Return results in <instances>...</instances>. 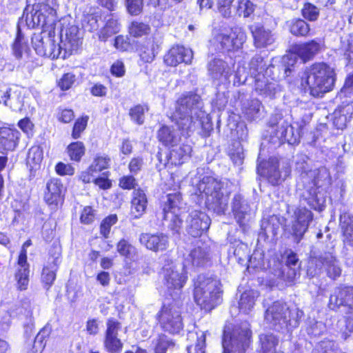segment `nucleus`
<instances>
[{
	"label": "nucleus",
	"mask_w": 353,
	"mask_h": 353,
	"mask_svg": "<svg viewBox=\"0 0 353 353\" xmlns=\"http://www.w3.org/2000/svg\"><path fill=\"white\" fill-rule=\"evenodd\" d=\"M67 152L68 154H84L85 147L83 142L77 141L68 145Z\"/></svg>",
	"instance_id": "nucleus-62"
},
{
	"label": "nucleus",
	"mask_w": 353,
	"mask_h": 353,
	"mask_svg": "<svg viewBox=\"0 0 353 353\" xmlns=\"http://www.w3.org/2000/svg\"><path fill=\"white\" fill-rule=\"evenodd\" d=\"M303 312L297 308L289 310L280 302H274L267 310L265 319L278 331L289 330L298 326Z\"/></svg>",
	"instance_id": "nucleus-3"
},
{
	"label": "nucleus",
	"mask_w": 353,
	"mask_h": 353,
	"mask_svg": "<svg viewBox=\"0 0 353 353\" xmlns=\"http://www.w3.org/2000/svg\"><path fill=\"white\" fill-rule=\"evenodd\" d=\"M328 306L332 310L344 306L353 312V287L343 286L334 289L330 296Z\"/></svg>",
	"instance_id": "nucleus-14"
},
{
	"label": "nucleus",
	"mask_w": 353,
	"mask_h": 353,
	"mask_svg": "<svg viewBox=\"0 0 353 353\" xmlns=\"http://www.w3.org/2000/svg\"><path fill=\"white\" fill-rule=\"evenodd\" d=\"M41 46H37L35 47V50L37 51L38 53L43 55V56H48L50 57L52 59H55L59 58L60 54H61V48L59 45H57L54 43H51V48L52 52L48 53L46 51V49L43 46L42 39H41Z\"/></svg>",
	"instance_id": "nucleus-53"
},
{
	"label": "nucleus",
	"mask_w": 353,
	"mask_h": 353,
	"mask_svg": "<svg viewBox=\"0 0 353 353\" xmlns=\"http://www.w3.org/2000/svg\"><path fill=\"white\" fill-rule=\"evenodd\" d=\"M18 127L26 134H32L34 125L29 117H24L17 123Z\"/></svg>",
	"instance_id": "nucleus-60"
},
{
	"label": "nucleus",
	"mask_w": 353,
	"mask_h": 353,
	"mask_svg": "<svg viewBox=\"0 0 353 353\" xmlns=\"http://www.w3.org/2000/svg\"><path fill=\"white\" fill-rule=\"evenodd\" d=\"M120 328L121 324L119 322L113 319H110L107 322V330L105 335L117 336L118 331L120 330Z\"/></svg>",
	"instance_id": "nucleus-63"
},
{
	"label": "nucleus",
	"mask_w": 353,
	"mask_h": 353,
	"mask_svg": "<svg viewBox=\"0 0 353 353\" xmlns=\"http://www.w3.org/2000/svg\"><path fill=\"white\" fill-rule=\"evenodd\" d=\"M164 284L170 290L181 289L187 281V272L183 265L170 262L162 270Z\"/></svg>",
	"instance_id": "nucleus-10"
},
{
	"label": "nucleus",
	"mask_w": 353,
	"mask_h": 353,
	"mask_svg": "<svg viewBox=\"0 0 353 353\" xmlns=\"http://www.w3.org/2000/svg\"><path fill=\"white\" fill-rule=\"evenodd\" d=\"M340 224L343 233V241L353 245V216L343 213L340 216Z\"/></svg>",
	"instance_id": "nucleus-34"
},
{
	"label": "nucleus",
	"mask_w": 353,
	"mask_h": 353,
	"mask_svg": "<svg viewBox=\"0 0 353 353\" xmlns=\"http://www.w3.org/2000/svg\"><path fill=\"white\" fill-rule=\"evenodd\" d=\"M209 74L214 79L227 77L230 74V67L226 61L219 58H214L208 64Z\"/></svg>",
	"instance_id": "nucleus-31"
},
{
	"label": "nucleus",
	"mask_w": 353,
	"mask_h": 353,
	"mask_svg": "<svg viewBox=\"0 0 353 353\" xmlns=\"http://www.w3.org/2000/svg\"><path fill=\"white\" fill-rule=\"evenodd\" d=\"M162 329L171 334L179 333L183 329L182 317L178 308L172 305H164L157 314Z\"/></svg>",
	"instance_id": "nucleus-9"
},
{
	"label": "nucleus",
	"mask_w": 353,
	"mask_h": 353,
	"mask_svg": "<svg viewBox=\"0 0 353 353\" xmlns=\"http://www.w3.org/2000/svg\"><path fill=\"white\" fill-rule=\"evenodd\" d=\"M339 119L341 117H344V121L347 118L350 119L353 114V102L348 103L345 105H342L339 108Z\"/></svg>",
	"instance_id": "nucleus-64"
},
{
	"label": "nucleus",
	"mask_w": 353,
	"mask_h": 353,
	"mask_svg": "<svg viewBox=\"0 0 353 353\" xmlns=\"http://www.w3.org/2000/svg\"><path fill=\"white\" fill-rule=\"evenodd\" d=\"M90 117L83 114L73 121L71 137L74 139H78L81 137L83 132L86 130Z\"/></svg>",
	"instance_id": "nucleus-41"
},
{
	"label": "nucleus",
	"mask_w": 353,
	"mask_h": 353,
	"mask_svg": "<svg viewBox=\"0 0 353 353\" xmlns=\"http://www.w3.org/2000/svg\"><path fill=\"white\" fill-rule=\"evenodd\" d=\"M113 46L121 52L133 49V42L129 35L119 34L114 39Z\"/></svg>",
	"instance_id": "nucleus-44"
},
{
	"label": "nucleus",
	"mask_w": 353,
	"mask_h": 353,
	"mask_svg": "<svg viewBox=\"0 0 353 353\" xmlns=\"http://www.w3.org/2000/svg\"><path fill=\"white\" fill-rule=\"evenodd\" d=\"M259 157L257 171L259 174L266 177L272 185H278L284 181L290 174L291 170L288 163L279 161L275 156Z\"/></svg>",
	"instance_id": "nucleus-5"
},
{
	"label": "nucleus",
	"mask_w": 353,
	"mask_h": 353,
	"mask_svg": "<svg viewBox=\"0 0 353 353\" xmlns=\"http://www.w3.org/2000/svg\"><path fill=\"white\" fill-rule=\"evenodd\" d=\"M175 345L174 342L169 339L166 335L161 334L155 342V353H166L168 349L173 347Z\"/></svg>",
	"instance_id": "nucleus-45"
},
{
	"label": "nucleus",
	"mask_w": 353,
	"mask_h": 353,
	"mask_svg": "<svg viewBox=\"0 0 353 353\" xmlns=\"http://www.w3.org/2000/svg\"><path fill=\"white\" fill-rule=\"evenodd\" d=\"M301 86L314 97H323L333 90L336 79L334 69L325 62H315L304 72Z\"/></svg>",
	"instance_id": "nucleus-1"
},
{
	"label": "nucleus",
	"mask_w": 353,
	"mask_h": 353,
	"mask_svg": "<svg viewBox=\"0 0 353 353\" xmlns=\"http://www.w3.org/2000/svg\"><path fill=\"white\" fill-rule=\"evenodd\" d=\"M61 263L60 254L56 256H50L44 265L41 273V281L47 288H49L56 279V272Z\"/></svg>",
	"instance_id": "nucleus-25"
},
{
	"label": "nucleus",
	"mask_w": 353,
	"mask_h": 353,
	"mask_svg": "<svg viewBox=\"0 0 353 353\" xmlns=\"http://www.w3.org/2000/svg\"><path fill=\"white\" fill-rule=\"evenodd\" d=\"M198 190L205 196V204L209 210L218 214L225 212L228 203V196L221 192V183L210 176L202 178L197 185Z\"/></svg>",
	"instance_id": "nucleus-4"
},
{
	"label": "nucleus",
	"mask_w": 353,
	"mask_h": 353,
	"mask_svg": "<svg viewBox=\"0 0 353 353\" xmlns=\"http://www.w3.org/2000/svg\"><path fill=\"white\" fill-rule=\"evenodd\" d=\"M105 347L110 353H119L121 352L123 344L117 336L105 335L104 341Z\"/></svg>",
	"instance_id": "nucleus-50"
},
{
	"label": "nucleus",
	"mask_w": 353,
	"mask_h": 353,
	"mask_svg": "<svg viewBox=\"0 0 353 353\" xmlns=\"http://www.w3.org/2000/svg\"><path fill=\"white\" fill-rule=\"evenodd\" d=\"M117 221V216L112 214L104 219L100 226L101 234L105 238L108 236L111 227Z\"/></svg>",
	"instance_id": "nucleus-56"
},
{
	"label": "nucleus",
	"mask_w": 353,
	"mask_h": 353,
	"mask_svg": "<svg viewBox=\"0 0 353 353\" xmlns=\"http://www.w3.org/2000/svg\"><path fill=\"white\" fill-rule=\"evenodd\" d=\"M312 353H344L341 351L332 341H321L313 350Z\"/></svg>",
	"instance_id": "nucleus-46"
},
{
	"label": "nucleus",
	"mask_w": 353,
	"mask_h": 353,
	"mask_svg": "<svg viewBox=\"0 0 353 353\" xmlns=\"http://www.w3.org/2000/svg\"><path fill=\"white\" fill-rule=\"evenodd\" d=\"M57 0H43L37 4V8L32 14V21L37 26L42 28V32H48V36L54 35L57 21Z\"/></svg>",
	"instance_id": "nucleus-7"
},
{
	"label": "nucleus",
	"mask_w": 353,
	"mask_h": 353,
	"mask_svg": "<svg viewBox=\"0 0 353 353\" xmlns=\"http://www.w3.org/2000/svg\"><path fill=\"white\" fill-rule=\"evenodd\" d=\"M28 46L24 41V35L22 33L21 27L17 25L15 38L11 45L12 53L17 59H21L23 57V49Z\"/></svg>",
	"instance_id": "nucleus-39"
},
{
	"label": "nucleus",
	"mask_w": 353,
	"mask_h": 353,
	"mask_svg": "<svg viewBox=\"0 0 353 353\" xmlns=\"http://www.w3.org/2000/svg\"><path fill=\"white\" fill-rule=\"evenodd\" d=\"M321 49L319 43L312 39L309 41L295 43L292 46L294 54L299 57L303 63H306L313 59Z\"/></svg>",
	"instance_id": "nucleus-22"
},
{
	"label": "nucleus",
	"mask_w": 353,
	"mask_h": 353,
	"mask_svg": "<svg viewBox=\"0 0 353 353\" xmlns=\"http://www.w3.org/2000/svg\"><path fill=\"white\" fill-rule=\"evenodd\" d=\"M210 247L202 241H197L195 248L190 251L188 260L195 266H200L205 264L209 259Z\"/></svg>",
	"instance_id": "nucleus-27"
},
{
	"label": "nucleus",
	"mask_w": 353,
	"mask_h": 353,
	"mask_svg": "<svg viewBox=\"0 0 353 353\" xmlns=\"http://www.w3.org/2000/svg\"><path fill=\"white\" fill-rule=\"evenodd\" d=\"M110 72L113 77L120 78L125 75V68L121 59L116 60L110 68Z\"/></svg>",
	"instance_id": "nucleus-58"
},
{
	"label": "nucleus",
	"mask_w": 353,
	"mask_h": 353,
	"mask_svg": "<svg viewBox=\"0 0 353 353\" xmlns=\"http://www.w3.org/2000/svg\"><path fill=\"white\" fill-rule=\"evenodd\" d=\"M193 59V52L183 46H173L164 56V63L166 65L176 67L184 63L190 64Z\"/></svg>",
	"instance_id": "nucleus-15"
},
{
	"label": "nucleus",
	"mask_w": 353,
	"mask_h": 353,
	"mask_svg": "<svg viewBox=\"0 0 353 353\" xmlns=\"http://www.w3.org/2000/svg\"><path fill=\"white\" fill-rule=\"evenodd\" d=\"M234 0H216V9L223 18L232 16V7Z\"/></svg>",
	"instance_id": "nucleus-51"
},
{
	"label": "nucleus",
	"mask_w": 353,
	"mask_h": 353,
	"mask_svg": "<svg viewBox=\"0 0 353 353\" xmlns=\"http://www.w3.org/2000/svg\"><path fill=\"white\" fill-rule=\"evenodd\" d=\"M139 241L147 249L154 252L165 250L169 245L168 237L162 233L142 234L140 235Z\"/></svg>",
	"instance_id": "nucleus-20"
},
{
	"label": "nucleus",
	"mask_w": 353,
	"mask_h": 353,
	"mask_svg": "<svg viewBox=\"0 0 353 353\" xmlns=\"http://www.w3.org/2000/svg\"><path fill=\"white\" fill-rule=\"evenodd\" d=\"M160 50L158 39L154 35L145 38L137 46V52L140 60L145 63L152 62Z\"/></svg>",
	"instance_id": "nucleus-16"
},
{
	"label": "nucleus",
	"mask_w": 353,
	"mask_h": 353,
	"mask_svg": "<svg viewBox=\"0 0 353 353\" xmlns=\"http://www.w3.org/2000/svg\"><path fill=\"white\" fill-rule=\"evenodd\" d=\"M258 296V292L254 290L244 292L241 294L239 302L240 311L245 314L251 311L255 304V301Z\"/></svg>",
	"instance_id": "nucleus-36"
},
{
	"label": "nucleus",
	"mask_w": 353,
	"mask_h": 353,
	"mask_svg": "<svg viewBox=\"0 0 353 353\" xmlns=\"http://www.w3.org/2000/svg\"><path fill=\"white\" fill-rule=\"evenodd\" d=\"M319 260L330 277L335 279L340 276L341 270L339 266L338 261L331 253H325L321 256Z\"/></svg>",
	"instance_id": "nucleus-33"
},
{
	"label": "nucleus",
	"mask_w": 353,
	"mask_h": 353,
	"mask_svg": "<svg viewBox=\"0 0 353 353\" xmlns=\"http://www.w3.org/2000/svg\"><path fill=\"white\" fill-rule=\"evenodd\" d=\"M77 78L72 72L63 73L56 81V86L61 92H66L74 88L77 85Z\"/></svg>",
	"instance_id": "nucleus-38"
},
{
	"label": "nucleus",
	"mask_w": 353,
	"mask_h": 353,
	"mask_svg": "<svg viewBox=\"0 0 353 353\" xmlns=\"http://www.w3.org/2000/svg\"><path fill=\"white\" fill-rule=\"evenodd\" d=\"M201 103V96L193 90L184 92L176 99L170 119L181 133L188 134L193 130V114L199 109Z\"/></svg>",
	"instance_id": "nucleus-2"
},
{
	"label": "nucleus",
	"mask_w": 353,
	"mask_h": 353,
	"mask_svg": "<svg viewBox=\"0 0 353 353\" xmlns=\"http://www.w3.org/2000/svg\"><path fill=\"white\" fill-rule=\"evenodd\" d=\"M147 204L148 199L144 191L141 189L134 190L131 201V215L134 219L140 218L145 212Z\"/></svg>",
	"instance_id": "nucleus-26"
},
{
	"label": "nucleus",
	"mask_w": 353,
	"mask_h": 353,
	"mask_svg": "<svg viewBox=\"0 0 353 353\" xmlns=\"http://www.w3.org/2000/svg\"><path fill=\"white\" fill-rule=\"evenodd\" d=\"M260 108L261 103L258 100H251L243 108V113L248 120L253 121L259 114Z\"/></svg>",
	"instance_id": "nucleus-48"
},
{
	"label": "nucleus",
	"mask_w": 353,
	"mask_h": 353,
	"mask_svg": "<svg viewBox=\"0 0 353 353\" xmlns=\"http://www.w3.org/2000/svg\"><path fill=\"white\" fill-rule=\"evenodd\" d=\"M119 254L127 258H132L135 253V248L125 239L121 240L117 245Z\"/></svg>",
	"instance_id": "nucleus-55"
},
{
	"label": "nucleus",
	"mask_w": 353,
	"mask_h": 353,
	"mask_svg": "<svg viewBox=\"0 0 353 353\" xmlns=\"http://www.w3.org/2000/svg\"><path fill=\"white\" fill-rule=\"evenodd\" d=\"M128 35L131 38L148 37L151 34L152 28L148 23L139 20L131 21L127 28Z\"/></svg>",
	"instance_id": "nucleus-29"
},
{
	"label": "nucleus",
	"mask_w": 353,
	"mask_h": 353,
	"mask_svg": "<svg viewBox=\"0 0 353 353\" xmlns=\"http://www.w3.org/2000/svg\"><path fill=\"white\" fill-rule=\"evenodd\" d=\"M185 223L188 234L197 237L209 228L210 218L201 211L192 210L186 218Z\"/></svg>",
	"instance_id": "nucleus-13"
},
{
	"label": "nucleus",
	"mask_w": 353,
	"mask_h": 353,
	"mask_svg": "<svg viewBox=\"0 0 353 353\" xmlns=\"http://www.w3.org/2000/svg\"><path fill=\"white\" fill-rule=\"evenodd\" d=\"M232 211L237 222L240 225L244 224V221L248 214V206L242 203V197L235 195L232 201Z\"/></svg>",
	"instance_id": "nucleus-37"
},
{
	"label": "nucleus",
	"mask_w": 353,
	"mask_h": 353,
	"mask_svg": "<svg viewBox=\"0 0 353 353\" xmlns=\"http://www.w3.org/2000/svg\"><path fill=\"white\" fill-rule=\"evenodd\" d=\"M312 219V212L305 208H300L294 210L289 230L296 243L302 239Z\"/></svg>",
	"instance_id": "nucleus-11"
},
{
	"label": "nucleus",
	"mask_w": 353,
	"mask_h": 353,
	"mask_svg": "<svg viewBox=\"0 0 353 353\" xmlns=\"http://www.w3.org/2000/svg\"><path fill=\"white\" fill-rule=\"evenodd\" d=\"M63 187L58 179H51L46 184L44 199L50 205H57L63 201Z\"/></svg>",
	"instance_id": "nucleus-24"
},
{
	"label": "nucleus",
	"mask_w": 353,
	"mask_h": 353,
	"mask_svg": "<svg viewBox=\"0 0 353 353\" xmlns=\"http://www.w3.org/2000/svg\"><path fill=\"white\" fill-rule=\"evenodd\" d=\"M101 15H98L97 13L88 14L85 17V21L88 30L90 32L98 30L99 25L98 23V17Z\"/></svg>",
	"instance_id": "nucleus-61"
},
{
	"label": "nucleus",
	"mask_w": 353,
	"mask_h": 353,
	"mask_svg": "<svg viewBox=\"0 0 353 353\" xmlns=\"http://www.w3.org/2000/svg\"><path fill=\"white\" fill-rule=\"evenodd\" d=\"M110 159L103 156H98L94 159L92 164L90 165V170L99 172L105 169L108 166Z\"/></svg>",
	"instance_id": "nucleus-57"
},
{
	"label": "nucleus",
	"mask_w": 353,
	"mask_h": 353,
	"mask_svg": "<svg viewBox=\"0 0 353 353\" xmlns=\"http://www.w3.org/2000/svg\"><path fill=\"white\" fill-rule=\"evenodd\" d=\"M19 139V132L9 127H0V153L13 151Z\"/></svg>",
	"instance_id": "nucleus-21"
},
{
	"label": "nucleus",
	"mask_w": 353,
	"mask_h": 353,
	"mask_svg": "<svg viewBox=\"0 0 353 353\" xmlns=\"http://www.w3.org/2000/svg\"><path fill=\"white\" fill-rule=\"evenodd\" d=\"M251 332L248 329H245L239 334V337L234 335L231 338V343H228L226 336L223 339V353H244L249 346Z\"/></svg>",
	"instance_id": "nucleus-18"
},
{
	"label": "nucleus",
	"mask_w": 353,
	"mask_h": 353,
	"mask_svg": "<svg viewBox=\"0 0 353 353\" xmlns=\"http://www.w3.org/2000/svg\"><path fill=\"white\" fill-rule=\"evenodd\" d=\"M289 32L297 37H306L310 35V26L304 19L294 18L288 22Z\"/></svg>",
	"instance_id": "nucleus-32"
},
{
	"label": "nucleus",
	"mask_w": 353,
	"mask_h": 353,
	"mask_svg": "<svg viewBox=\"0 0 353 353\" xmlns=\"http://www.w3.org/2000/svg\"><path fill=\"white\" fill-rule=\"evenodd\" d=\"M50 334V328L44 327L35 337L32 349L29 353H41L46 346V339Z\"/></svg>",
	"instance_id": "nucleus-43"
},
{
	"label": "nucleus",
	"mask_w": 353,
	"mask_h": 353,
	"mask_svg": "<svg viewBox=\"0 0 353 353\" xmlns=\"http://www.w3.org/2000/svg\"><path fill=\"white\" fill-rule=\"evenodd\" d=\"M56 118L59 123L68 124L75 119V114L72 109L68 108H59Z\"/></svg>",
	"instance_id": "nucleus-49"
},
{
	"label": "nucleus",
	"mask_w": 353,
	"mask_h": 353,
	"mask_svg": "<svg viewBox=\"0 0 353 353\" xmlns=\"http://www.w3.org/2000/svg\"><path fill=\"white\" fill-rule=\"evenodd\" d=\"M279 339L272 334H262L259 336L258 353H281L278 350Z\"/></svg>",
	"instance_id": "nucleus-30"
},
{
	"label": "nucleus",
	"mask_w": 353,
	"mask_h": 353,
	"mask_svg": "<svg viewBox=\"0 0 353 353\" xmlns=\"http://www.w3.org/2000/svg\"><path fill=\"white\" fill-rule=\"evenodd\" d=\"M144 0H125V7L131 16H138L143 12Z\"/></svg>",
	"instance_id": "nucleus-52"
},
{
	"label": "nucleus",
	"mask_w": 353,
	"mask_h": 353,
	"mask_svg": "<svg viewBox=\"0 0 353 353\" xmlns=\"http://www.w3.org/2000/svg\"><path fill=\"white\" fill-rule=\"evenodd\" d=\"M304 181L309 179H312V183L316 188L328 185L331 183V177L327 168L322 167L314 170H310L302 174Z\"/></svg>",
	"instance_id": "nucleus-28"
},
{
	"label": "nucleus",
	"mask_w": 353,
	"mask_h": 353,
	"mask_svg": "<svg viewBox=\"0 0 353 353\" xmlns=\"http://www.w3.org/2000/svg\"><path fill=\"white\" fill-rule=\"evenodd\" d=\"M188 337L197 339V343L194 346L196 353H205V336L203 332L200 333L199 335L197 333L191 332Z\"/></svg>",
	"instance_id": "nucleus-59"
},
{
	"label": "nucleus",
	"mask_w": 353,
	"mask_h": 353,
	"mask_svg": "<svg viewBox=\"0 0 353 353\" xmlns=\"http://www.w3.org/2000/svg\"><path fill=\"white\" fill-rule=\"evenodd\" d=\"M104 18V24L98 32V38L101 41H106L108 38L118 33L121 27L119 18L116 14L108 13Z\"/></svg>",
	"instance_id": "nucleus-23"
},
{
	"label": "nucleus",
	"mask_w": 353,
	"mask_h": 353,
	"mask_svg": "<svg viewBox=\"0 0 353 353\" xmlns=\"http://www.w3.org/2000/svg\"><path fill=\"white\" fill-rule=\"evenodd\" d=\"M194 301L202 309L212 310L221 302L219 282L210 278H199L194 288Z\"/></svg>",
	"instance_id": "nucleus-6"
},
{
	"label": "nucleus",
	"mask_w": 353,
	"mask_h": 353,
	"mask_svg": "<svg viewBox=\"0 0 353 353\" xmlns=\"http://www.w3.org/2000/svg\"><path fill=\"white\" fill-rule=\"evenodd\" d=\"M310 196L306 197L308 205L315 210L321 211L323 210V199L318 196L316 190H311L309 192Z\"/></svg>",
	"instance_id": "nucleus-54"
},
{
	"label": "nucleus",
	"mask_w": 353,
	"mask_h": 353,
	"mask_svg": "<svg viewBox=\"0 0 353 353\" xmlns=\"http://www.w3.org/2000/svg\"><path fill=\"white\" fill-rule=\"evenodd\" d=\"M249 30L253 38V44L256 48H265L273 43L274 39L271 30L266 29L263 25H251Z\"/></svg>",
	"instance_id": "nucleus-19"
},
{
	"label": "nucleus",
	"mask_w": 353,
	"mask_h": 353,
	"mask_svg": "<svg viewBox=\"0 0 353 353\" xmlns=\"http://www.w3.org/2000/svg\"><path fill=\"white\" fill-rule=\"evenodd\" d=\"M30 241H26L22 247L18 259V268L15 274L17 288L20 290L27 289L29 283V264L27 262L26 248L30 245Z\"/></svg>",
	"instance_id": "nucleus-17"
},
{
	"label": "nucleus",
	"mask_w": 353,
	"mask_h": 353,
	"mask_svg": "<svg viewBox=\"0 0 353 353\" xmlns=\"http://www.w3.org/2000/svg\"><path fill=\"white\" fill-rule=\"evenodd\" d=\"M301 12L303 17L310 21H316L319 16V8L309 2H306L303 4Z\"/></svg>",
	"instance_id": "nucleus-47"
},
{
	"label": "nucleus",
	"mask_w": 353,
	"mask_h": 353,
	"mask_svg": "<svg viewBox=\"0 0 353 353\" xmlns=\"http://www.w3.org/2000/svg\"><path fill=\"white\" fill-rule=\"evenodd\" d=\"M181 204L179 194H168L165 206L163 208L165 219L170 221V228L176 232L179 231L182 224L179 213Z\"/></svg>",
	"instance_id": "nucleus-12"
},
{
	"label": "nucleus",
	"mask_w": 353,
	"mask_h": 353,
	"mask_svg": "<svg viewBox=\"0 0 353 353\" xmlns=\"http://www.w3.org/2000/svg\"><path fill=\"white\" fill-rule=\"evenodd\" d=\"M157 138L163 145L167 148H172L176 145V137L171 130V128L167 125H162L157 132Z\"/></svg>",
	"instance_id": "nucleus-35"
},
{
	"label": "nucleus",
	"mask_w": 353,
	"mask_h": 353,
	"mask_svg": "<svg viewBox=\"0 0 353 353\" xmlns=\"http://www.w3.org/2000/svg\"><path fill=\"white\" fill-rule=\"evenodd\" d=\"M235 9L239 17L248 18L254 14L256 5L251 0H237Z\"/></svg>",
	"instance_id": "nucleus-42"
},
{
	"label": "nucleus",
	"mask_w": 353,
	"mask_h": 353,
	"mask_svg": "<svg viewBox=\"0 0 353 353\" xmlns=\"http://www.w3.org/2000/svg\"><path fill=\"white\" fill-rule=\"evenodd\" d=\"M149 110L148 104L138 103L132 105L129 109L128 115L130 119L137 125H142L144 123L145 113Z\"/></svg>",
	"instance_id": "nucleus-40"
},
{
	"label": "nucleus",
	"mask_w": 353,
	"mask_h": 353,
	"mask_svg": "<svg viewBox=\"0 0 353 353\" xmlns=\"http://www.w3.org/2000/svg\"><path fill=\"white\" fill-rule=\"evenodd\" d=\"M246 34L241 28H231L226 32H219L214 37L215 42L223 52H234L243 48L246 41Z\"/></svg>",
	"instance_id": "nucleus-8"
}]
</instances>
